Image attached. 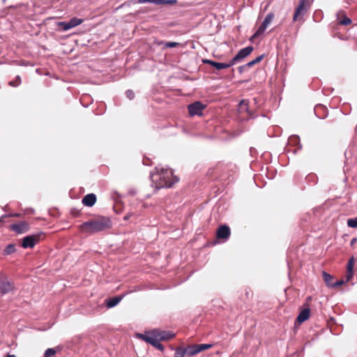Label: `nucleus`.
Returning <instances> with one entry per match:
<instances>
[{
  "label": "nucleus",
  "mask_w": 357,
  "mask_h": 357,
  "mask_svg": "<svg viewBox=\"0 0 357 357\" xmlns=\"http://www.w3.org/2000/svg\"><path fill=\"white\" fill-rule=\"evenodd\" d=\"M253 50H254V48L252 46H248V47L241 49L240 51H238L237 54L231 60V64H233V66H234V64H236V63H238L241 60H242L243 59L247 57L248 55H250L252 52Z\"/></svg>",
  "instance_id": "6e6552de"
},
{
  "label": "nucleus",
  "mask_w": 357,
  "mask_h": 357,
  "mask_svg": "<svg viewBox=\"0 0 357 357\" xmlns=\"http://www.w3.org/2000/svg\"><path fill=\"white\" fill-rule=\"evenodd\" d=\"M354 266V257H351L349 259V261L347 264V275H346L347 281H349L353 278Z\"/></svg>",
  "instance_id": "f3484780"
},
{
  "label": "nucleus",
  "mask_w": 357,
  "mask_h": 357,
  "mask_svg": "<svg viewBox=\"0 0 357 357\" xmlns=\"http://www.w3.org/2000/svg\"><path fill=\"white\" fill-rule=\"evenodd\" d=\"M135 336L153 345L157 341H167L173 339L175 337V334L171 331L154 329L146 331L144 333H136Z\"/></svg>",
  "instance_id": "7ed1b4c3"
},
{
  "label": "nucleus",
  "mask_w": 357,
  "mask_h": 357,
  "mask_svg": "<svg viewBox=\"0 0 357 357\" xmlns=\"http://www.w3.org/2000/svg\"><path fill=\"white\" fill-rule=\"evenodd\" d=\"M14 251H15V247L13 245H8L4 250V252L6 255H10V254L13 253Z\"/></svg>",
  "instance_id": "c85d7f7f"
},
{
  "label": "nucleus",
  "mask_w": 357,
  "mask_h": 357,
  "mask_svg": "<svg viewBox=\"0 0 357 357\" xmlns=\"http://www.w3.org/2000/svg\"><path fill=\"white\" fill-rule=\"evenodd\" d=\"M299 143V138L297 136H291L289 139L288 146L285 149L287 153L296 154L301 146H296Z\"/></svg>",
  "instance_id": "1a4fd4ad"
},
{
  "label": "nucleus",
  "mask_w": 357,
  "mask_h": 357,
  "mask_svg": "<svg viewBox=\"0 0 357 357\" xmlns=\"http://www.w3.org/2000/svg\"><path fill=\"white\" fill-rule=\"evenodd\" d=\"M184 350L185 353L189 356H194L199 353L197 344L190 345L187 347Z\"/></svg>",
  "instance_id": "aec40b11"
},
{
  "label": "nucleus",
  "mask_w": 357,
  "mask_h": 357,
  "mask_svg": "<svg viewBox=\"0 0 357 357\" xmlns=\"http://www.w3.org/2000/svg\"><path fill=\"white\" fill-rule=\"evenodd\" d=\"M263 58H264V55L262 54V55H260V56H257V57L255 59H254L253 61H254V62L255 63V64H257V63H259V62H261V60L263 59Z\"/></svg>",
  "instance_id": "f704fd0d"
},
{
  "label": "nucleus",
  "mask_w": 357,
  "mask_h": 357,
  "mask_svg": "<svg viewBox=\"0 0 357 357\" xmlns=\"http://www.w3.org/2000/svg\"><path fill=\"white\" fill-rule=\"evenodd\" d=\"M203 62L204 63H208V64L211 65V66L215 68L218 70L224 69V68H228L233 66V64H231V61H230L228 63H219V62L213 61L211 60L206 59V60H204Z\"/></svg>",
  "instance_id": "ddd939ff"
},
{
  "label": "nucleus",
  "mask_w": 357,
  "mask_h": 357,
  "mask_svg": "<svg viewBox=\"0 0 357 357\" xmlns=\"http://www.w3.org/2000/svg\"><path fill=\"white\" fill-rule=\"evenodd\" d=\"M55 354H56V351L54 350V349L50 348L45 351L44 357H52V356H54Z\"/></svg>",
  "instance_id": "bb28decb"
},
{
  "label": "nucleus",
  "mask_w": 357,
  "mask_h": 357,
  "mask_svg": "<svg viewBox=\"0 0 357 357\" xmlns=\"http://www.w3.org/2000/svg\"><path fill=\"white\" fill-rule=\"evenodd\" d=\"M310 314V310L309 308H305L303 310L298 314L296 319V321L299 324L303 323L309 319Z\"/></svg>",
  "instance_id": "dca6fc26"
},
{
  "label": "nucleus",
  "mask_w": 357,
  "mask_h": 357,
  "mask_svg": "<svg viewBox=\"0 0 357 357\" xmlns=\"http://www.w3.org/2000/svg\"><path fill=\"white\" fill-rule=\"evenodd\" d=\"M240 109L241 110L247 111L248 109V103L246 100H243L240 102Z\"/></svg>",
  "instance_id": "c756f323"
},
{
  "label": "nucleus",
  "mask_w": 357,
  "mask_h": 357,
  "mask_svg": "<svg viewBox=\"0 0 357 357\" xmlns=\"http://www.w3.org/2000/svg\"><path fill=\"white\" fill-rule=\"evenodd\" d=\"M346 282H347V280H339V281H337V282H334V284H333V288L337 287H339V286H341V285H342L343 284H344Z\"/></svg>",
  "instance_id": "473e14b6"
},
{
  "label": "nucleus",
  "mask_w": 357,
  "mask_h": 357,
  "mask_svg": "<svg viewBox=\"0 0 357 357\" xmlns=\"http://www.w3.org/2000/svg\"><path fill=\"white\" fill-rule=\"evenodd\" d=\"M206 107L205 105L199 101L195 102L188 106V113L192 116L195 115L201 116Z\"/></svg>",
  "instance_id": "0eeeda50"
},
{
  "label": "nucleus",
  "mask_w": 357,
  "mask_h": 357,
  "mask_svg": "<svg viewBox=\"0 0 357 357\" xmlns=\"http://www.w3.org/2000/svg\"><path fill=\"white\" fill-rule=\"evenodd\" d=\"M356 241V238H353L351 240V244H354Z\"/></svg>",
  "instance_id": "a19ab883"
},
{
  "label": "nucleus",
  "mask_w": 357,
  "mask_h": 357,
  "mask_svg": "<svg viewBox=\"0 0 357 357\" xmlns=\"http://www.w3.org/2000/svg\"><path fill=\"white\" fill-rule=\"evenodd\" d=\"M310 8V0H299L298 5L295 9L293 21H297L299 17H303Z\"/></svg>",
  "instance_id": "39448f33"
},
{
  "label": "nucleus",
  "mask_w": 357,
  "mask_h": 357,
  "mask_svg": "<svg viewBox=\"0 0 357 357\" xmlns=\"http://www.w3.org/2000/svg\"><path fill=\"white\" fill-rule=\"evenodd\" d=\"M112 227L111 220L106 217H99L84 222L79 226L80 231L83 234H92L106 230Z\"/></svg>",
  "instance_id": "f03ea898"
},
{
  "label": "nucleus",
  "mask_w": 357,
  "mask_h": 357,
  "mask_svg": "<svg viewBox=\"0 0 357 357\" xmlns=\"http://www.w3.org/2000/svg\"><path fill=\"white\" fill-rule=\"evenodd\" d=\"M152 346L162 351H164L165 349L163 345L160 343V341H157Z\"/></svg>",
  "instance_id": "7c9ffc66"
},
{
  "label": "nucleus",
  "mask_w": 357,
  "mask_h": 357,
  "mask_svg": "<svg viewBox=\"0 0 357 357\" xmlns=\"http://www.w3.org/2000/svg\"><path fill=\"white\" fill-rule=\"evenodd\" d=\"M198 352H201L204 350H206L208 349H211L213 347V344H197Z\"/></svg>",
  "instance_id": "5701e85b"
},
{
  "label": "nucleus",
  "mask_w": 357,
  "mask_h": 357,
  "mask_svg": "<svg viewBox=\"0 0 357 357\" xmlns=\"http://www.w3.org/2000/svg\"><path fill=\"white\" fill-rule=\"evenodd\" d=\"M339 23L342 25L347 26L351 24V20L349 17L344 16V17L340 20Z\"/></svg>",
  "instance_id": "cd10ccee"
},
{
  "label": "nucleus",
  "mask_w": 357,
  "mask_h": 357,
  "mask_svg": "<svg viewBox=\"0 0 357 357\" xmlns=\"http://www.w3.org/2000/svg\"><path fill=\"white\" fill-rule=\"evenodd\" d=\"M148 160H149V158H146V160H143V164L146 165H149Z\"/></svg>",
  "instance_id": "58836bf2"
},
{
  "label": "nucleus",
  "mask_w": 357,
  "mask_h": 357,
  "mask_svg": "<svg viewBox=\"0 0 357 357\" xmlns=\"http://www.w3.org/2000/svg\"><path fill=\"white\" fill-rule=\"evenodd\" d=\"M177 1L176 0H165V2L163 4H169V5H174L175 3H176Z\"/></svg>",
  "instance_id": "c9c22d12"
},
{
  "label": "nucleus",
  "mask_w": 357,
  "mask_h": 357,
  "mask_svg": "<svg viewBox=\"0 0 357 357\" xmlns=\"http://www.w3.org/2000/svg\"><path fill=\"white\" fill-rule=\"evenodd\" d=\"M21 84V77L20 75H17L15 79L10 81L8 84L12 87H17Z\"/></svg>",
  "instance_id": "4be33fe9"
},
{
  "label": "nucleus",
  "mask_w": 357,
  "mask_h": 357,
  "mask_svg": "<svg viewBox=\"0 0 357 357\" xmlns=\"http://www.w3.org/2000/svg\"><path fill=\"white\" fill-rule=\"evenodd\" d=\"M151 179L156 188H172L179 181V177L170 168L156 167L151 174Z\"/></svg>",
  "instance_id": "f257e3e1"
},
{
  "label": "nucleus",
  "mask_w": 357,
  "mask_h": 357,
  "mask_svg": "<svg viewBox=\"0 0 357 357\" xmlns=\"http://www.w3.org/2000/svg\"><path fill=\"white\" fill-rule=\"evenodd\" d=\"M347 225L351 228L357 227V217L355 218H351L347 220Z\"/></svg>",
  "instance_id": "393cba45"
},
{
  "label": "nucleus",
  "mask_w": 357,
  "mask_h": 357,
  "mask_svg": "<svg viewBox=\"0 0 357 357\" xmlns=\"http://www.w3.org/2000/svg\"><path fill=\"white\" fill-rule=\"evenodd\" d=\"M250 154L251 155L257 154L256 149L255 148H250Z\"/></svg>",
  "instance_id": "4c0bfd02"
},
{
  "label": "nucleus",
  "mask_w": 357,
  "mask_h": 357,
  "mask_svg": "<svg viewBox=\"0 0 357 357\" xmlns=\"http://www.w3.org/2000/svg\"><path fill=\"white\" fill-rule=\"evenodd\" d=\"M178 45L177 43L175 42H168L166 43L165 46L167 47H175Z\"/></svg>",
  "instance_id": "72a5a7b5"
},
{
  "label": "nucleus",
  "mask_w": 357,
  "mask_h": 357,
  "mask_svg": "<svg viewBox=\"0 0 357 357\" xmlns=\"http://www.w3.org/2000/svg\"><path fill=\"white\" fill-rule=\"evenodd\" d=\"M40 240L39 235H31L22 239V246L24 248H33Z\"/></svg>",
  "instance_id": "9b49d317"
},
{
  "label": "nucleus",
  "mask_w": 357,
  "mask_h": 357,
  "mask_svg": "<svg viewBox=\"0 0 357 357\" xmlns=\"http://www.w3.org/2000/svg\"><path fill=\"white\" fill-rule=\"evenodd\" d=\"M255 65V63L254 62V61H251L250 62H248V63H246L245 65H243V66H241L238 68V70L241 73L243 72V70H245L246 69L249 68H251L252 66H254Z\"/></svg>",
  "instance_id": "b1692460"
},
{
  "label": "nucleus",
  "mask_w": 357,
  "mask_h": 357,
  "mask_svg": "<svg viewBox=\"0 0 357 357\" xmlns=\"http://www.w3.org/2000/svg\"><path fill=\"white\" fill-rule=\"evenodd\" d=\"M15 290L13 282L3 271H0V294L2 295L8 294Z\"/></svg>",
  "instance_id": "20e7f679"
},
{
  "label": "nucleus",
  "mask_w": 357,
  "mask_h": 357,
  "mask_svg": "<svg viewBox=\"0 0 357 357\" xmlns=\"http://www.w3.org/2000/svg\"><path fill=\"white\" fill-rule=\"evenodd\" d=\"M6 357H16V356L13 354H8Z\"/></svg>",
  "instance_id": "ea45409f"
},
{
  "label": "nucleus",
  "mask_w": 357,
  "mask_h": 357,
  "mask_svg": "<svg viewBox=\"0 0 357 357\" xmlns=\"http://www.w3.org/2000/svg\"><path fill=\"white\" fill-rule=\"evenodd\" d=\"M217 238L228 239L230 236V229L226 225L220 226L217 231Z\"/></svg>",
  "instance_id": "4468645a"
},
{
  "label": "nucleus",
  "mask_w": 357,
  "mask_h": 357,
  "mask_svg": "<svg viewBox=\"0 0 357 357\" xmlns=\"http://www.w3.org/2000/svg\"><path fill=\"white\" fill-rule=\"evenodd\" d=\"M83 22L84 20L82 19L73 17L69 22H59L58 25L61 26L63 31H67L81 24Z\"/></svg>",
  "instance_id": "9d476101"
},
{
  "label": "nucleus",
  "mask_w": 357,
  "mask_h": 357,
  "mask_svg": "<svg viewBox=\"0 0 357 357\" xmlns=\"http://www.w3.org/2000/svg\"><path fill=\"white\" fill-rule=\"evenodd\" d=\"M123 298V296L114 297L107 301V306L109 308L116 306Z\"/></svg>",
  "instance_id": "a211bd4d"
},
{
  "label": "nucleus",
  "mask_w": 357,
  "mask_h": 357,
  "mask_svg": "<svg viewBox=\"0 0 357 357\" xmlns=\"http://www.w3.org/2000/svg\"><path fill=\"white\" fill-rule=\"evenodd\" d=\"M10 229L17 234H22L29 229V225L27 222L22 221L16 224L11 225L10 226Z\"/></svg>",
  "instance_id": "f8f14e48"
},
{
  "label": "nucleus",
  "mask_w": 357,
  "mask_h": 357,
  "mask_svg": "<svg viewBox=\"0 0 357 357\" xmlns=\"http://www.w3.org/2000/svg\"><path fill=\"white\" fill-rule=\"evenodd\" d=\"M126 95L130 100H132L135 98V93L130 89L126 91Z\"/></svg>",
  "instance_id": "2f4dec72"
},
{
  "label": "nucleus",
  "mask_w": 357,
  "mask_h": 357,
  "mask_svg": "<svg viewBox=\"0 0 357 357\" xmlns=\"http://www.w3.org/2000/svg\"><path fill=\"white\" fill-rule=\"evenodd\" d=\"M185 354H186L185 350L178 347L176 349L174 357H184Z\"/></svg>",
  "instance_id": "a878e982"
},
{
  "label": "nucleus",
  "mask_w": 357,
  "mask_h": 357,
  "mask_svg": "<svg viewBox=\"0 0 357 357\" xmlns=\"http://www.w3.org/2000/svg\"><path fill=\"white\" fill-rule=\"evenodd\" d=\"M132 215H133V213H127V214L124 216V220H128L129 218H130Z\"/></svg>",
  "instance_id": "e433bc0d"
},
{
  "label": "nucleus",
  "mask_w": 357,
  "mask_h": 357,
  "mask_svg": "<svg viewBox=\"0 0 357 357\" xmlns=\"http://www.w3.org/2000/svg\"><path fill=\"white\" fill-rule=\"evenodd\" d=\"M275 15L273 13H269L266 15L264 22L261 23L259 29L254 33V35L251 37L250 40H252L254 38L259 37L261 36L266 29L267 26L271 23Z\"/></svg>",
  "instance_id": "423d86ee"
},
{
  "label": "nucleus",
  "mask_w": 357,
  "mask_h": 357,
  "mask_svg": "<svg viewBox=\"0 0 357 357\" xmlns=\"http://www.w3.org/2000/svg\"><path fill=\"white\" fill-rule=\"evenodd\" d=\"M96 202V197L94 194H89L82 199V204L86 206H92Z\"/></svg>",
  "instance_id": "2eb2a0df"
},
{
  "label": "nucleus",
  "mask_w": 357,
  "mask_h": 357,
  "mask_svg": "<svg viewBox=\"0 0 357 357\" xmlns=\"http://www.w3.org/2000/svg\"><path fill=\"white\" fill-rule=\"evenodd\" d=\"M323 278H324V280L325 283L326 284V285L328 287L333 288V284H334V282H333V277L332 275H331L330 274H328L326 272H324Z\"/></svg>",
  "instance_id": "6ab92c4d"
},
{
  "label": "nucleus",
  "mask_w": 357,
  "mask_h": 357,
  "mask_svg": "<svg viewBox=\"0 0 357 357\" xmlns=\"http://www.w3.org/2000/svg\"><path fill=\"white\" fill-rule=\"evenodd\" d=\"M164 2L165 0H138L139 3H153L155 5H162Z\"/></svg>",
  "instance_id": "412c9836"
}]
</instances>
